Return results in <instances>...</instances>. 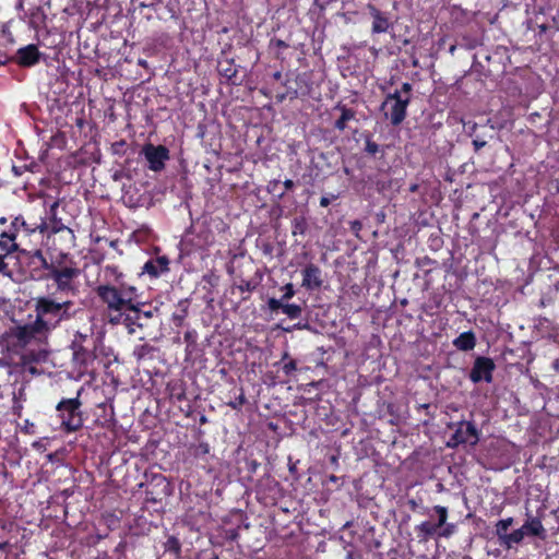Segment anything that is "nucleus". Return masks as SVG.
I'll return each mask as SVG.
<instances>
[{
	"instance_id": "1",
	"label": "nucleus",
	"mask_w": 559,
	"mask_h": 559,
	"mask_svg": "<svg viewBox=\"0 0 559 559\" xmlns=\"http://www.w3.org/2000/svg\"><path fill=\"white\" fill-rule=\"evenodd\" d=\"M105 272L114 276L117 285L100 284L94 290L107 307L109 322L123 324L129 334L135 333L136 329L148 328L157 309H146V305L138 298V288L122 281L123 274L118 266L107 265Z\"/></svg>"
},
{
	"instance_id": "2",
	"label": "nucleus",
	"mask_w": 559,
	"mask_h": 559,
	"mask_svg": "<svg viewBox=\"0 0 559 559\" xmlns=\"http://www.w3.org/2000/svg\"><path fill=\"white\" fill-rule=\"evenodd\" d=\"M66 287L60 290L58 284L47 285L46 294L32 298L35 320L33 321L48 337L62 322L74 316V302L71 297L79 293L78 278L66 281Z\"/></svg>"
},
{
	"instance_id": "3",
	"label": "nucleus",
	"mask_w": 559,
	"mask_h": 559,
	"mask_svg": "<svg viewBox=\"0 0 559 559\" xmlns=\"http://www.w3.org/2000/svg\"><path fill=\"white\" fill-rule=\"evenodd\" d=\"M24 260L25 270L33 281L51 280L58 284L60 290L66 287V281L79 278L81 270L70 253L60 251L50 260L46 258L41 249L27 250L22 248L17 251Z\"/></svg>"
},
{
	"instance_id": "4",
	"label": "nucleus",
	"mask_w": 559,
	"mask_h": 559,
	"mask_svg": "<svg viewBox=\"0 0 559 559\" xmlns=\"http://www.w3.org/2000/svg\"><path fill=\"white\" fill-rule=\"evenodd\" d=\"M48 336L32 321L28 323H14L0 336V345L11 355L22 356L33 346L47 343Z\"/></svg>"
},
{
	"instance_id": "5",
	"label": "nucleus",
	"mask_w": 559,
	"mask_h": 559,
	"mask_svg": "<svg viewBox=\"0 0 559 559\" xmlns=\"http://www.w3.org/2000/svg\"><path fill=\"white\" fill-rule=\"evenodd\" d=\"M0 249L8 252H17L22 249L23 240L29 239L34 234L33 222H27L23 215L0 217Z\"/></svg>"
},
{
	"instance_id": "6",
	"label": "nucleus",
	"mask_w": 559,
	"mask_h": 559,
	"mask_svg": "<svg viewBox=\"0 0 559 559\" xmlns=\"http://www.w3.org/2000/svg\"><path fill=\"white\" fill-rule=\"evenodd\" d=\"M80 395L81 392L79 391L75 397H62L56 406L57 418L60 421V429L64 433L76 432L81 430L84 425Z\"/></svg>"
},
{
	"instance_id": "7",
	"label": "nucleus",
	"mask_w": 559,
	"mask_h": 559,
	"mask_svg": "<svg viewBox=\"0 0 559 559\" xmlns=\"http://www.w3.org/2000/svg\"><path fill=\"white\" fill-rule=\"evenodd\" d=\"M98 338L93 332L82 333L78 331L71 342L72 360L75 366L86 369L96 359Z\"/></svg>"
},
{
	"instance_id": "8",
	"label": "nucleus",
	"mask_w": 559,
	"mask_h": 559,
	"mask_svg": "<svg viewBox=\"0 0 559 559\" xmlns=\"http://www.w3.org/2000/svg\"><path fill=\"white\" fill-rule=\"evenodd\" d=\"M58 207L59 202L55 201L50 205L47 216L39 217L38 222H33L35 234L38 233L43 237L50 238L53 235L62 233L68 236L69 241L73 245L75 241L74 231L62 222V218L58 217Z\"/></svg>"
},
{
	"instance_id": "9",
	"label": "nucleus",
	"mask_w": 559,
	"mask_h": 559,
	"mask_svg": "<svg viewBox=\"0 0 559 559\" xmlns=\"http://www.w3.org/2000/svg\"><path fill=\"white\" fill-rule=\"evenodd\" d=\"M409 104L407 96H402L401 93H390L381 104L380 110L383 112L384 118L388 119L392 126L396 127L405 120Z\"/></svg>"
},
{
	"instance_id": "10",
	"label": "nucleus",
	"mask_w": 559,
	"mask_h": 559,
	"mask_svg": "<svg viewBox=\"0 0 559 559\" xmlns=\"http://www.w3.org/2000/svg\"><path fill=\"white\" fill-rule=\"evenodd\" d=\"M433 511L438 515V521L432 523L430 521H424L415 526V533L419 543H426L430 538L438 535L439 530L444 526L448 520V508L443 506H435Z\"/></svg>"
},
{
	"instance_id": "11",
	"label": "nucleus",
	"mask_w": 559,
	"mask_h": 559,
	"mask_svg": "<svg viewBox=\"0 0 559 559\" xmlns=\"http://www.w3.org/2000/svg\"><path fill=\"white\" fill-rule=\"evenodd\" d=\"M479 441V431L473 421L462 420L457 423L448 445L455 448L460 444L476 445Z\"/></svg>"
},
{
	"instance_id": "12",
	"label": "nucleus",
	"mask_w": 559,
	"mask_h": 559,
	"mask_svg": "<svg viewBox=\"0 0 559 559\" xmlns=\"http://www.w3.org/2000/svg\"><path fill=\"white\" fill-rule=\"evenodd\" d=\"M147 167L150 170L159 173L165 168L166 162L169 159V150L165 145H154L147 143L142 147Z\"/></svg>"
},
{
	"instance_id": "13",
	"label": "nucleus",
	"mask_w": 559,
	"mask_h": 559,
	"mask_svg": "<svg viewBox=\"0 0 559 559\" xmlns=\"http://www.w3.org/2000/svg\"><path fill=\"white\" fill-rule=\"evenodd\" d=\"M495 369L496 365L491 358L478 356L474 360L468 378L473 383H479L481 381L491 383L493 380L492 374Z\"/></svg>"
},
{
	"instance_id": "14",
	"label": "nucleus",
	"mask_w": 559,
	"mask_h": 559,
	"mask_svg": "<svg viewBox=\"0 0 559 559\" xmlns=\"http://www.w3.org/2000/svg\"><path fill=\"white\" fill-rule=\"evenodd\" d=\"M170 272V259L163 254L151 257L142 266L140 275H146L151 281L157 280Z\"/></svg>"
},
{
	"instance_id": "15",
	"label": "nucleus",
	"mask_w": 559,
	"mask_h": 559,
	"mask_svg": "<svg viewBox=\"0 0 559 559\" xmlns=\"http://www.w3.org/2000/svg\"><path fill=\"white\" fill-rule=\"evenodd\" d=\"M288 83L289 81L285 85L287 86V95H289L290 99L308 97L312 93L313 83L311 74L308 72L298 73L293 81L294 86L288 85Z\"/></svg>"
},
{
	"instance_id": "16",
	"label": "nucleus",
	"mask_w": 559,
	"mask_h": 559,
	"mask_svg": "<svg viewBox=\"0 0 559 559\" xmlns=\"http://www.w3.org/2000/svg\"><path fill=\"white\" fill-rule=\"evenodd\" d=\"M43 53L35 44H28L17 49L13 61L22 68H32L39 63Z\"/></svg>"
},
{
	"instance_id": "17",
	"label": "nucleus",
	"mask_w": 559,
	"mask_h": 559,
	"mask_svg": "<svg viewBox=\"0 0 559 559\" xmlns=\"http://www.w3.org/2000/svg\"><path fill=\"white\" fill-rule=\"evenodd\" d=\"M46 358H47V352L45 349H41V348L31 349L26 354H23L22 356H20L19 365L24 371L35 376V374H39V371H38L37 367L35 366V364L44 361Z\"/></svg>"
},
{
	"instance_id": "18",
	"label": "nucleus",
	"mask_w": 559,
	"mask_h": 559,
	"mask_svg": "<svg viewBox=\"0 0 559 559\" xmlns=\"http://www.w3.org/2000/svg\"><path fill=\"white\" fill-rule=\"evenodd\" d=\"M367 9L372 19V34L386 33L392 27V22L390 21L386 12L381 11L374 4H368Z\"/></svg>"
},
{
	"instance_id": "19",
	"label": "nucleus",
	"mask_w": 559,
	"mask_h": 559,
	"mask_svg": "<svg viewBox=\"0 0 559 559\" xmlns=\"http://www.w3.org/2000/svg\"><path fill=\"white\" fill-rule=\"evenodd\" d=\"M302 286L308 290L321 288L323 284L322 271L314 263H308L302 270Z\"/></svg>"
},
{
	"instance_id": "20",
	"label": "nucleus",
	"mask_w": 559,
	"mask_h": 559,
	"mask_svg": "<svg viewBox=\"0 0 559 559\" xmlns=\"http://www.w3.org/2000/svg\"><path fill=\"white\" fill-rule=\"evenodd\" d=\"M526 536H534L545 539L547 536L546 530L542 523L540 516H532L527 513V519L522 525Z\"/></svg>"
},
{
	"instance_id": "21",
	"label": "nucleus",
	"mask_w": 559,
	"mask_h": 559,
	"mask_svg": "<svg viewBox=\"0 0 559 559\" xmlns=\"http://www.w3.org/2000/svg\"><path fill=\"white\" fill-rule=\"evenodd\" d=\"M334 110L341 112V116L334 122V128L338 131H344L347 128V122L356 119V110L347 107L342 102L334 106Z\"/></svg>"
},
{
	"instance_id": "22",
	"label": "nucleus",
	"mask_w": 559,
	"mask_h": 559,
	"mask_svg": "<svg viewBox=\"0 0 559 559\" xmlns=\"http://www.w3.org/2000/svg\"><path fill=\"white\" fill-rule=\"evenodd\" d=\"M452 344L459 350L469 352L476 346L475 333L472 330L463 332L453 340Z\"/></svg>"
},
{
	"instance_id": "23",
	"label": "nucleus",
	"mask_w": 559,
	"mask_h": 559,
	"mask_svg": "<svg viewBox=\"0 0 559 559\" xmlns=\"http://www.w3.org/2000/svg\"><path fill=\"white\" fill-rule=\"evenodd\" d=\"M218 73L230 81L233 84H236L235 79L237 76V68L234 63L233 59H226L224 61L218 62L217 67Z\"/></svg>"
},
{
	"instance_id": "24",
	"label": "nucleus",
	"mask_w": 559,
	"mask_h": 559,
	"mask_svg": "<svg viewBox=\"0 0 559 559\" xmlns=\"http://www.w3.org/2000/svg\"><path fill=\"white\" fill-rule=\"evenodd\" d=\"M198 337L199 334L194 329L187 330L183 335L186 343V358H191L198 350Z\"/></svg>"
},
{
	"instance_id": "25",
	"label": "nucleus",
	"mask_w": 559,
	"mask_h": 559,
	"mask_svg": "<svg viewBox=\"0 0 559 559\" xmlns=\"http://www.w3.org/2000/svg\"><path fill=\"white\" fill-rule=\"evenodd\" d=\"M165 552L170 554L174 559L181 557V543L178 537L170 535L164 544Z\"/></svg>"
},
{
	"instance_id": "26",
	"label": "nucleus",
	"mask_w": 559,
	"mask_h": 559,
	"mask_svg": "<svg viewBox=\"0 0 559 559\" xmlns=\"http://www.w3.org/2000/svg\"><path fill=\"white\" fill-rule=\"evenodd\" d=\"M525 536L526 534L521 526L520 528L509 533L508 536H506V539L502 542L501 546H503L507 549H510L514 545L522 543Z\"/></svg>"
},
{
	"instance_id": "27",
	"label": "nucleus",
	"mask_w": 559,
	"mask_h": 559,
	"mask_svg": "<svg viewBox=\"0 0 559 559\" xmlns=\"http://www.w3.org/2000/svg\"><path fill=\"white\" fill-rule=\"evenodd\" d=\"M365 153L369 156L377 157L378 154L382 157L384 155V146H380L376 141H373L371 135L365 136Z\"/></svg>"
},
{
	"instance_id": "28",
	"label": "nucleus",
	"mask_w": 559,
	"mask_h": 559,
	"mask_svg": "<svg viewBox=\"0 0 559 559\" xmlns=\"http://www.w3.org/2000/svg\"><path fill=\"white\" fill-rule=\"evenodd\" d=\"M179 307L181 309L177 312H174L171 316V321L176 328H181L185 324V320L188 316V305L186 300H181L179 302Z\"/></svg>"
},
{
	"instance_id": "29",
	"label": "nucleus",
	"mask_w": 559,
	"mask_h": 559,
	"mask_svg": "<svg viewBox=\"0 0 559 559\" xmlns=\"http://www.w3.org/2000/svg\"><path fill=\"white\" fill-rule=\"evenodd\" d=\"M14 252H8L7 249H0V275L11 277L12 271L9 266L8 259L13 254Z\"/></svg>"
},
{
	"instance_id": "30",
	"label": "nucleus",
	"mask_w": 559,
	"mask_h": 559,
	"mask_svg": "<svg viewBox=\"0 0 559 559\" xmlns=\"http://www.w3.org/2000/svg\"><path fill=\"white\" fill-rule=\"evenodd\" d=\"M281 362L283 364L282 371L287 377H290L293 374V372H295L297 370V362H296V360L292 359L287 352H285L283 354Z\"/></svg>"
},
{
	"instance_id": "31",
	"label": "nucleus",
	"mask_w": 559,
	"mask_h": 559,
	"mask_svg": "<svg viewBox=\"0 0 559 559\" xmlns=\"http://www.w3.org/2000/svg\"><path fill=\"white\" fill-rule=\"evenodd\" d=\"M282 312L289 319H297L301 316L302 308L296 304H283Z\"/></svg>"
},
{
	"instance_id": "32",
	"label": "nucleus",
	"mask_w": 559,
	"mask_h": 559,
	"mask_svg": "<svg viewBox=\"0 0 559 559\" xmlns=\"http://www.w3.org/2000/svg\"><path fill=\"white\" fill-rule=\"evenodd\" d=\"M307 230V222L305 217H295L292 222V234L294 236L304 235Z\"/></svg>"
},
{
	"instance_id": "33",
	"label": "nucleus",
	"mask_w": 559,
	"mask_h": 559,
	"mask_svg": "<svg viewBox=\"0 0 559 559\" xmlns=\"http://www.w3.org/2000/svg\"><path fill=\"white\" fill-rule=\"evenodd\" d=\"M246 403H247V399H246V395H245V390L241 386L239 389L238 396H236L235 400L227 402L226 405L229 406L230 408H233L234 411H241L242 406Z\"/></svg>"
},
{
	"instance_id": "34",
	"label": "nucleus",
	"mask_w": 559,
	"mask_h": 559,
	"mask_svg": "<svg viewBox=\"0 0 559 559\" xmlns=\"http://www.w3.org/2000/svg\"><path fill=\"white\" fill-rule=\"evenodd\" d=\"M103 520L108 530L114 531L119 527L120 519L112 512H106L103 514Z\"/></svg>"
},
{
	"instance_id": "35",
	"label": "nucleus",
	"mask_w": 559,
	"mask_h": 559,
	"mask_svg": "<svg viewBox=\"0 0 559 559\" xmlns=\"http://www.w3.org/2000/svg\"><path fill=\"white\" fill-rule=\"evenodd\" d=\"M153 349H154L153 346H151L150 344H141V345L135 346V348L133 350V356L138 360H142L146 356H148L153 352Z\"/></svg>"
},
{
	"instance_id": "36",
	"label": "nucleus",
	"mask_w": 559,
	"mask_h": 559,
	"mask_svg": "<svg viewBox=\"0 0 559 559\" xmlns=\"http://www.w3.org/2000/svg\"><path fill=\"white\" fill-rule=\"evenodd\" d=\"M258 286V282L251 281V280H241L240 283L236 286L237 289L241 293H252L255 290Z\"/></svg>"
},
{
	"instance_id": "37",
	"label": "nucleus",
	"mask_w": 559,
	"mask_h": 559,
	"mask_svg": "<svg viewBox=\"0 0 559 559\" xmlns=\"http://www.w3.org/2000/svg\"><path fill=\"white\" fill-rule=\"evenodd\" d=\"M495 528H496V535L498 536L500 545H501L502 542L506 539V536H508V534H509L508 533L509 527L504 524V522L502 520H499L496 523Z\"/></svg>"
},
{
	"instance_id": "38",
	"label": "nucleus",
	"mask_w": 559,
	"mask_h": 559,
	"mask_svg": "<svg viewBox=\"0 0 559 559\" xmlns=\"http://www.w3.org/2000/svg\"><path fill=\"white\" fill-rule=\"evenodd\" d=\"M282 290H284V294H283L281 299L284 302L289 300V299H292L295 296V294H296L294 285L292 283H287L286 285H284L282 287Z\"/></svg>"
},
{
	"instance_id": "39",
	"label": "nucleus",
	"mask_w": 559,
	"mask_h": 559,
	"mask_svg": "<svg viewBox=\"0 0 559 559\" xmlns=\"http://www.w3.org/2000/svg\"><path fill=\"white\" fill-rule=\"evenodd\" d=\"M454 528H455L454 524H452V523L448 524L445 522L444 526H442L439 530L438 536H440V537H450L454 533Z\"/></svg>"
},
{
	"instance_id": "40",
	"label": "nucleus",
	"mask_w": 559,
	"mask_h": 559,
	"mask_svg": "<svg viewBox=\"0 0 559 559\" xmlns=\"http://www.w3.org/2000/svg\"><path fill=\"white\" fill-rule=\"evenodd\" d=\"M413 85L408 82H404L400 90H395L394 93H401L402 96H407L409 102L412 100Z\"/></svg>"
},
{
	"instance_id": "41",
	"label": "nucleus",
	"mask_w": 559,
	"mask_h": 559,
	"mask_svg": "<svg viewBox=\"0 0 559 559\" xmlns=\"http://www.w3.org/2000/svg\"><path fill=\"white\" fill-rule=\"evenodd\" d=\"M283 304H284V301L282 299L270 298L267 300V307L273 312L282 310Z\"/></svg>"
},
{
	"instance_id": "42",
	"label": "nucleus",
	"mask_w": 559,
	"mask_h": 559,
	"mask_svg": "<svg viewBox=\"0 0 559 559\" xmlns=\"http://www.w3.org/2000/svg\"><path fill=\"white\" fill-rule=\"evenodd\" d=\"M350 231L354 233L357 237L359 231L362 229V223L358 219L349 222Z\"/></svg>"
},
{
	"instance_id": "43",
	"label": "nucleus",
	"mask_w": 559,
	"mask_h": 559,
	"mask_svg": "<svg viewBox=\"0 0 559 559\" xmlns=\"http://www.w3.org/2000/svg\"><path fill=\"white\" fill-rule=\"evenodd\" d=\"M31 16L33 20L38 19V17L44 20L45 14H44L41 7H35L34 9H32Z\"/></svg>"
},
{
	"instance_id": "44",
	"label": "nucleus",
	"mask_w": 559,
	"mask_h": 559,
	"mask_svg": "<svg viewBox=\"0 0 559 559\" xmlns=\"http://www.w3.org/2000/svg\"><path fill=\"white\" fill-rule=\"evenodd\" d=\"M271 45H273L274 47H276L278 49H286V48H288V44L285 40L280 39V38L272 39L271 40Z\"/></svg>"
},
{
	"instance_id": "45",
	"label": "nucleus",
	"mask_w": 559,
	"mask_h": 559,
	"mask_svg": "<svg viewBox=\"0 0 559 559\" xmlns=\"http://www.w3.org/2000/svg\"><path fill=\"white\" fill-rule=\"evenodd\" d=\"M472 144L474 146V151L478 152L484 146H486L487 142L485 140H480V139L476 138V139L473 140Z\"/></svg>"
},
{
	"instance_id": "46",
	"label": "nucleus",
	"mask_w": 559,
	"mask_h": 559,
	"mask_svg": "<svg viewBox=\"0 0 559 559\" xmlns=\"http://www.w3.org/2000/svg\"><path fill=\"white\" fill-rule=\"evenodd\" d=\"M464 127L466 128V132L472 135L475 130L477 129V123L474 122V121H468L466 123H464Z\"/></svg>"
},
{
	"instance_id": "47",
	"label": "nucleus",
	"mask_w": 559,
	"mask_h": 559,
	"mask_svg": "<svg viewBox=\"0 0 559 559\" xmlns=\"http://www.w3.org/2000/svg\"><path fill=\"white\" fill-rule=\"evenodd\" d=\"M284 187H285V190H292L294 187H295V183L292 179H286L284 182H283Z\"/></svg>"
},
{
	"instance_id": "48",
	"label": "nucleus",
	"mask_w": 559,
	"mask_h": 559,
	"mask_svg": "<svg viewBox=\"0 0 559 559\" xmlns=\"http://www.w3.org/2000/svg\"><path fill=\"white\" fill-rule=\"evenodd\" d=\"M330 204H331V200H330V198H328V197H322V198L320 199V205H321L322 207H328Z\"/></svg>"
},
{
	"instance_id": "49",
	"label": "nucleus",
	"mask_w": 559,
	"mask_h": 559,
	"mask_svg": "<svg viewBox=\"0 0 559 559\" xmlns=\"http://www.w3.org/2000/svg\"><path fill=\"white\" fill-rule=\"evenodd\" d=\"M228 538L231 539V540H235L238 538L239 534H238V531L237 530H230L228 531Z\"/></svg>"
},
{
	"instance_id": "50",
	"label": "nucleus",
	"mask_w": 559,
	"mask_h": 559,
	"mask_svg": "<svg viewBox=\"0 0 559 559\" xmlns=\"http://www.w3.org/2000/svg\"><path fill=\"white\" fill-rule=\"evenodd\" d=\"M126 542H120L115 548V552H122L126 548Z\"/></svg>"
},
{
	"instance_id": "51",
	"label": "nucleus",
	"mask_w": 559,
	"mask_h": 559,
	"mask_svg": "<svg viewBox=\"0 0 559 559\" xmlns=\"http://www.w3.org/2000/svg\"><path fill=\"white\" fill-rule=\"evenodd\" d=\"M12 171L15 174V176H21L24 171V168L23 167H19V166H13L12 167Z\"/></svg>"
},
{
	"instance_id": "52",
	"label": "nucleus",
	"mask_w": 559,
	"mask_h": 559,
	"mask_svg": "<svg viewBox=\"0 0 559 559\" xmlns=\"http://www.w3.org/2000/svg\"><path fill=\"white\" fill-rule=\"evenodd\" d=\"M9 548H10L9 542H7V540L0 542V550L7 551Z\"/></svg>"
},
{
	"instance_id": "53",
	"label": "nucleus",
	"mask_w": 559,
	"mask_h": 559,
	"mask_svg": "<svg viewBox=\"0 0 559 559\" xmlns=\"http://www.w3.org/2000/svg\"><path fill=\"white\" fill-rule=\"evenodd\" d=\"M419 189V185L418 183H412L408 188V191L412 192V193H415L417 192Z\"/></svg>"
},
{
	"instance_id": "54",
	"label": "nucleus",
	"mask_w": 559,
	"mask_h": 559,
	"mask_svg": "<svg viewBox=\"0 0 559 559\" xmlns=\"http://www.w3.org/2000/svg\"><path fill=\"white\" fill-rule=\"evenodd\" d=\"M502 521L504 522V524L510 528V526L513 525V518H507V519H502Z\"/></svg>"
},
{
	"instance_id": "55",
	"label": "nucleus",
	"mask_w": 559,
	"mask_h": 559,
	"mask_svg": "<svg viewBox=\"0 0 559 559\" xmlns=\"http://www.w3.org/2000/svg\"><path fill=\"white\" fill-rule=\"evenodd\" d=\"M13 411H14V414H16L17 416H21L22 405H20V404L14 405Z\"/></svg>"
},
{
	"instance_id": "56",
	"label": "nucleus",
	"mask_w": 559,
	"mask_h": 559,
	"mask_svg": "<svg viewBox=\"0 0 559 559\" xmlns=\"http://www.w3.org/2000/svg\"><path fill=\"white\" fill-rule=\"evenodd\" d=\"M273 76L275 80H280L282 78V73L280 71H277L273 74Z\"/></svg>"
},
{
	"instance_id": "57",
	"label": "nucleus",
	"mask_w": 559,
	"mask_h": 559,
	"mask_svg": "<svg viewBox=\"0 0 559 559\" xmlns=\"http://www.w3.org/2000/svg\"><path fill=\"white\" fill-rule=\"evenodd\" d=\"M409 504L412 507V510H415L417 503L415 502V500H409Z\"/></svg>"
},
{
	"instance_id": "58",
	"label": "nucleus",
	"mask_w": 559,
	"mask_h": 559,
	"mask_svg": "<svg viewBox=\"0 0 559 559\" xmlns=\"http://www.w3.org/2000/svg\"><path fill=\"white\" fill-rule=\"evenodd\" d=\"M16 9H19V10L23 9V0L19 1L17 5H16Z\"/></svg>"
},
{
	"instance_id": "59",
	"label": "nucleus",
	"mask_w": 559,
	"mask_h": 559,
	"mask_svg": "<svg viewBox=\"0 0 559 559\" xmlns=\"http://www.w3.org/2000/svg\"><path fill=\"white\" fill-rule=\"evenodd\" d=\"M347 559H355L354 554L349 551V552L347 554Z\"/></svg>"
},
{
	"instance_id": "60",
	"label": "nucleus",
	"mask_w": 559,
	"mask_h": 559,
	"mask_svg": "<svg viewBox=\"0 0 559 559\" xmlns=\"http://www.w3.org/2000/svg\"><path fill=\"white\" fill-rule=\"evenodd\" d=\"M284 98H285V95H281V96L278 97V100H280V102H283V100H284Z\"/></svg>"
},
{
	"instance_id": "61",
	"label": "nucleus",
	"mask_w": 559,
	"mask_h": 559,
	"mask_svg": "<svg viewBox=\"0 0 559 559\" xmlns=\"http://www.w3.org/2000/svg\"><path fill=\"white\" fill-rule=\"evenodd\" d=\"M540 31L545 32L546 31V26L545 25H540Z\"/></svg>"
},
{
	"instance_id": "62",
	"label": "nucleus",
	"mask_w": 559,
	"mask_h": 559,
	"mask_svg": "<svg viewBox=\"0 0 559 559\" xmlns=\"http://www.w3.org/2000/svg\"><path fill=\"white\" fill-rule=\"evenodd\" d=\"M330 479H331L332 481H335V480H336V477L332 475V476L330 477Z\"/></svg>"
},
{
	"instance_id": "63",
	"label": "nucleus",
	"mask_w": 559,
	"mask_h": 559,
	"mask_svg": "<svg viewBox=\"0 0 559 559\" xmlns=\"http://www.w3.org/2000/svg\"><path fill=\"white\" fill-rule=\"evenodd\" d=\"M5 63V60L1 59L0 58V66L4 64Z\"/></svg>"
},
{
	"instance_id": "64",
	"label": "nucleus",
	"mask_w": 559,
	"mask_h": 559,
	"mask_svg": "<svg viewBox=\"0 0 559 559\" xmlns=\"http://www.w3.org/2000/svg\"><path fill=\"white\" fill-rule=\"evenodd\" d=\"M206 418L204 416H202L201 418V423H205Z\"/></svg>"
}]
</instances>
